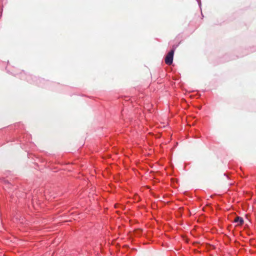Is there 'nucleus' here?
Returning a JSON list of instances; mask_svg holds the SVG:
<instances>
[{
    "label": "nucleus",
    "mask_w": 256,
    "mask_h": 256,
    "mask_svg": "<svg viewBox=\"0 0 256 256\" xmlns=\"http://www.w3.org/2000/svg\"><path fill=\"white\" fill-rule=\"evenodd\" d=\"M174 50H172L167 54L165 58V62L168 65H170L172 64L173 61Z\"/></svg>",
    "instance_id": "nucleus-1"
},
{
    "label": "nucleus",
    "mask_w": 256,
    "mask_h": 256,
    "mask_svg": "<svg viewBox=\"0 0 256 256\" xmlns=\"http://www.w3.org/2000/svg\"><path fill=\"white\" fill-rule=\"evenodd\" d=\"M234 222L237 223V226H242L244 223V220L242 217L236 216L234 218Z\"/></svg>",
    "instance_id": "nucleus-2"
}]
</instances>
